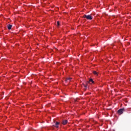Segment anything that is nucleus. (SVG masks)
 I'll return each instance as SVG.
<instances>
[{
  "label": "nucleus",
  "mask_w": 131,
  "mask_h": 131,
  "mask_svg": "<svg viewBox=\"0 0 131 131\" xmlns=\"http://www.w3.org/2000/svg\"><path fill=\"white\" fill-rule=\"evenodd\" d=\"M83 85H84V88H85V89H86V88H88V84H83Z\"/></svg>",
  "instance_id": "9"
},
{
  "label": "nucleus",
  "mask_w": 131,
  "mask_h": 131,
  "mask_svg": "<svg viewBox=\"0 0 131 131\" xmlns=\"http://www.w3.org/2000/svg\"><path fill=\"white\" fill-rule=\"evenodd\" d=\"M93 73L94 74V75H96V76H98V72H97L96 71H94Z\"/></svg>",
  "instance_id": "7"
},
{
  "label": "nucleus",
  "mask_w": 131,
  "mask_h": 131,
  "mask_svg": "<svg viewBox=\"0 0 131 131\" xmlns=\"http://www.w3.org/2000/svg\"><path fill=\"white\" fill-rule=\"evenodd\" d=\"M12 27H13V26L12 25H7V28L9 29V30H11L12 29Z\"/></svg>",
  "instance_id": "5"
},
{
  "label": "nucleus",
  "mask_w": 131,
  "mask_h": 131,
  "mask_svg": "<svg viewBox=\"0 0 131 131\" xmlns=\"http://www.w3.org/2000/svg\"><path fill=\"white\" fill-rule=\"evenodd\" d=\"M71 79H72V78L69 77V78H67L66 79V81H67V82H69Z\"/></svg>",
  "instance_id": "6"
},
{
  "label": "nucleus",
  "mask_w": 131,
  "mask_h": 131,
  "mask_svg": "<svg viewBox=\"0 0 131 131\" xmlns=\"http://www.w3.org/2000/svg\"><path fill=\"white\" fill-rule=\"evenodd\" d=\"M125 111V110H124V108H121L118 111V114L121 115V114H122V113H123V112H124Z\"/></svg>",
  "instance_id": "2"
},
{
  "label": "nucleus",
  "mask_w": 131,
  "mask_h": 131,
  "mask_svg": "<svg viewBox=\"0 0 131 131\" xmlns=\"http://www.w3.org/2000/svg\"><path fill=\"white\" fill-rule=\"evenodd\" d=\"M57 26H59L60 25V22L57 21Z\"/></svg>",
  "instance_id": "10"
},
{
  "label": "nucleus",
  "mask_w": 131,
  "mask_h": 131,
  "mask_svg": "<svg viewBox=\"0 0 131 131\" xmlns=\"http://www.w3.org/2000/svg\"><path fill=\"white\" fill-rule=\"evenodd\" d=\"M59 124H60V122H56L55 124L53 125L54 127H56V128H59Z\"/></svg>",
  "instance_id": "3"
},
{
  "label": "nucleus",
  "mask_w": 131,
  "mask_h": 131,
  "mask_svg": "<svg viewBox=\"0 0 131 131\" xmlns=\"http://www.w3.org/2000/svg\"><path fill=\"white\" fill-rule=\"evenodd\" d=\"M68 123V121H67V120H64L62 121V124H63V125H65L67 124Z\"/></svg>",
  "instance_id": "4"
},
{
  "label": "nucleus",
  "mask_w": 131,
  "mask_h": 131,
  "mask_svg": "<svg viewBox=\"0 0 131 131\" xmlns=\"http://www.w3.org/2000/svg\"><path fill=\"white\" fill-rule=\"evenodd\" d=\"M83 18H86L88 20H92L93 19V17H92V15H84Z\"/></svg>",
  "instance_id": "1"
},
{
  "label": "nucleus",
  "mask_w": 131,
  "mask_h": 131,
  "mask_svg": "<svg viewBox=\"0 0 131 131\" xmlns=\"http://www.w3.org/2000/svg\"><path fill=\"white\" fill-rule=\"evenodd\" d=\"M88 82V83L89 82H92V83H94V80H93V79H90Z\"/></svg>",
  "instance_id": "8"
}]
</instances>
